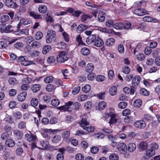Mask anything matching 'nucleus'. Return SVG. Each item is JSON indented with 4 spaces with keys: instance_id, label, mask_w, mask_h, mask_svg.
<instances>
[{
    "instance_id": "4be33fe9",
    "label": "nucleus",
    "mask_w": 160,
    "mask_h": 160,
    "mask_svg": "<svg viewBox=\"0 0 160 160\" xmlns=\"http://www.w3.org/2000/svg\"><path fill=\"white\" fill-rule=\"evenodd\" d=\"M105 13L102 11H100L98 14V20L100 22H103L105 19Z\"/></svg>"
},
{
    "instance_id": "338daca9",
    "label": "nucleus",
    "mask_w": 160,
    "mask_h": 160,
    "mask_svg": "<svg viewBox=\"0 0 160 160\" xmlns=\"http://www.w3.org/2000/svg\"><path fill=\"white\" fill-rule=\"evenodd\" d=\"M5 119L6 122L9 123H12L13 122V119L12 117L8 115L6 116Z\"/></svg>"
},
{
    "instance_id": "cd10ccee",
    "label": "nucleus",
    "mask_w": 160,
    "mask_h": 160,
    "mask_svg": "<svg viewBox=\"0 0 160 160\" xmlns=\"http://www.w3.org/2000/svg\"><path fill=\"white\" fill-rule=\"evenodd\" d=\"M15 142L12 140L8 139L5 142L6 145L9 147H12L15 145Z\"/></svg>"
},
{
    "instance_id": "2eb2a0df",
    "label": "nucleus",
    "mask_w": 160,
    "mask_h": 160,
    "mask_svg": "<svg viewBox=\"0 0 160 160\" xmlns=\"http://www.w3.org/2000/svg\"><path fill=\"white\" fill-rule=\"evenodd\" d=\"M27 96V93L23 92L19 94L17 96V99L20 102H23Z\"/></svg>"
},
{
    "instance_id": "6e6552de",
    "label": "nucleus",
    "mask_w": 160,
    "mask_h": 160,
    "mask_svg": "<svg viewBox=\"0 0 160 160\" xmlns=\"http://www.w3.org/2000/svg\"><path fill=\"white\" fill-rule=\"evenodd\" d=\"M97 37L95 34H92L89 36L87 38L86 42L88 44H90L94 42Z\"/></svg>"
},
{
    "instance_id": "6ab92c4d",
    "label": "nucleus",
    "mask_w": 160,
    "mask_h": 160,
    "mask_svg": "<svg viewBox=\"0 0 160 160\" xmlns=\"http://www.w3.org/2000/svg\"><path fill=\"white\" fill-rule=\"evenodd\" d=\"M41 88V86L39 84H34L31 86V89L33 92L34 93L37 92L39 91Z\"/></svg>"
},
{
    "instance_id": "a211bd4d",
    "label": "nucleus",
    "mask_w": 160,
    "mask_h": 160,
    "mask_svg": "<svg viewBox=\"0 0 160 160\" xmlns=\"http://www.w3.org/2000/svg\"><path fill=\"white\" fill-rule=\"evenodd\" d=\"M30 15L35 19H42V15L37 14L34 11H31L29 12Z\"/></svg>"
},
{
    "instance_id": "b1692460",
    "label": "nucleus",
    "mask_w": 160,
    "mask_h": 160,
    "mask_svg": "<svg viewBox=\"0 0 160 160\" xmlns=\"http://www.w3.org/2000/svg\"><path fill=\"white\" fill-rule=\"evenodd\" d=\"M94 66L92 63H89L88 64L86 67V71L88 73L91 72L93 70Z\"/></svg>"
},
{
    "instance_id": "37998d69",
    "label": "nucleus",
    "mask_w": 160,
    "mask_h": 160,
    "mask_svg": "<svg viewBox=\"0 0 160 160\" xmlns=\"http://www.w3.org/2000/svg\"><path fill=\"white\" fill-rule=\"evenodd\" d=\"M8 82L11 85L13 86L17 83V80L15 78H11L9 79Z\"/></svg>"
},
{
    "instance_id": "72a5a7b5",
    "label": "nucleus",
    "mask_w": 160,
    "mask_h": 160,
    "mask_svg": "<svg viewBox=\"0 0 160 160\" xmlns=\"http://www.w3.org/2000/svg\"><path fill=\"white\" fill-rule=\"evenodd\" d=\"M117 92V88L115 86H113L109 89V93L112 96L115 95Z\"/></svg>"
},
{
    "instance_id": "f704fd0d",
    "label": "nucleus",
    "mask_w": 160,
    "mask_h": 160,
    "mask_svg": "<svg viewBox=\"0 0 160 160\" xmlns=\"http://www.w3.org/2000/svg\"><path fill=\"white\" fill-rule=\"evenodd\" d=\"M87 98V96L84 94H82L78 96L77 99L79 102H82L86 100Z\"/></svg>"
},
{
    "instance_id": "c756f323",
    "label": "nucleus",
    "mask_w": 160,
    "mask_h": 160,
    "mask_svg": "<svg viewBox=\"0 0 160 160\" xmlns=\"http://www.w3.org/2000/svg\"><path fill=\"white\" fill-rule=\"evenodd\" d=\"M148 144L147 143L144 141L141 142L139 144V148L143 150H144L147 149Z\"/></svg>"
},
{
    "instance_id": "473e14b6",
    "label": "nucleus",
    "mask_w": 160,
    "mask_h": 160,
    "mask_svg": "<svg viewBox=\"0 0 160 160\" xmlns=\"http://www.w3.org/2000/svg\"><path fill=\"white\" fill-rule=\"evenodd\" d=\"M142 103V101L141 99H137L134 101L133 105L135 107L138 108L141 107Z\"/></svg>"
},
{
    "instance_id": "0e129e2a",
    "label": "nucleus",
    "mask_w": 160,
    "mask_h": 160,
    "mask_svg": "<svg viewBox=\"0 0 160 160\" xmlns=\"http://www.w3.org/2000/svg\"><path fill=\"white\" fill-rule=\"evenodd\" d=\"M105 96V92H100L99 93L97 94V96L100 99H104Z\"/></svg>"
},
{
    "instance_id": "13d9d810",
    "label": "nucleus",
    "mask_w": 160,
    "mask_h": 160,
    "mask_svg": "<svg viewBox=\"0 0 160 160\" xmlns=\"http://www.w3.org/2000/svg\"><path fill=\"white\" fill-rule=\"evenodd\" d=\"M127 105V103L125 102H120L118 104V107L121 109L125 108Z\"/></svg>"
},
{
    "instance_id": "393cba45",
    "label": "nucleus",
    "mask_w": 160,
    "mask_h": 160,
    "mask_svg": "<svg viewBox=\"0 0 160 160\" xmlns=\"http://www.w3.org/2000/svg\"><path fill=\"white\" fill-rule=\"evenodd\" d=\"M14 27L11 25H9L7 26H5L3 31L2 33H8L11 32H12L14 31Z\"/></svg>"
},
{
    "instance_id": "09e8293b",
    "label": "nucleus",
    "mask_w": 160,
    "mask_h": 160,
    "mask_svg": "<svg viewBox=\"0 0 160 160\" xmlns=\"http://www.w3.org/2000/svg\"><path fill=\"white\" fill-rule=\"evenodd\" d=\"M53 80V78L52 76H48L45 78L44 79V81L46 83L51 82Z\"/></svg>"
},
{
    "instance_id": "423d86ee",
    "label": "nucleus",
    "mask_w": 160,
    "mask_h": 160,
    "mask_svg": "<svg viewBox=\"0 0 160 160\" xmlns=\"http://www.w3.org/2000/svg\"><path fill=\"white\" fill-rule=\"evenodd\" d=\"M5 5L9 8H16L18 7L16 3L12 0H5Z\"/></svg>"
},
{
    "instance_id": "ea45409f",
    "label": "nucleus",
    "mask_w": 160,
    "mask_h": 160,
    "mask_svg": "<svg viewBox=\"0 0 160 160\" xmlns=\"http://www.w3.org/2000/svg\"><path fill=\"white\" fill-rule=\"evenodd\" d=\"M146 154L147 156L149 157H151L154 155L155 152L153 150L150 149L147 151Z\"/></svg>"
},
{
    "instance_id": "f8f14e48",
    "label": "nucleus",
    "mask_w": 160,
    "mask_h": 160,
    "mask_svg": "<svg viewBox=\"0 0 160 160\" xmlns=\"http://www.w3.org/2000/svg\"><path fill=\"white\" fill-rule=\"evenodd\" d=\"M35 79H33V78H32V75H29L28 76V77L26 78H23L22 81L23 84H26L28 85L32 81H34Z\"/></svg>"
},
{
    "instance_id": "412c9836",
    "label": "nucleus",
    "mask_w": 160,
    "mask_h": 160,
    "mask_svg": "<svg viewBox=\"0 0 160 160\" xmlns=\"http://www.w3.org/2000/svg\"><path fill=\"white\" fill-rule=\"evenodd\" d=\"M14 135L16 139H20L22 137V133L18 130H15L14 131Z\"/></svg>"
},
{
    "instance_id": "c9c22d12",
    "label": "nucleus",
    "mask_w": 160,
    "mask_h": 160,
    "mask_svg": "<svg viewBox=\"0 0 160 160\" xmlns=\"http://www.w3.org/2000/svg\"><path fill=\"white\" fill-rule=\"evenodd\" d=\"M130 68L129 67L126 65L124 66L122 69V72L125 74L129 73L130 72Z\"/></svg>"
},
{
    "instance_id": "20e7f679",
    "label": "nucleus",
    "mask_w": 160,
    "mask_h": 160,
    "mask_svg": "<svg viewBox=\"0 0 160 160\" xmlns=\"http://www.w3.org/2000/svg\"><path fill=\"white\" fill-rule=\"evenodd\" d=\"M117 148L118 151L122 154L125 153L127 150L126 145L123 142L119 143L117 145Z\"/></svg>"
},
{
    "instance_id": "58836bf2",
    "label": "nucleus",
    "mask_w": 160,
    "mask_h": 160,
    "mask_svg": "<svg viewBox=\"0 0 160 160\" xmlns=\"http://www.w3.org/2000/svg\"><path fill=\"white\" fill-rule=\"evenodd\" d=\"M101 131L103 132L106 136L109 134L112 133L113 132V131L111 128H104L102 129Z\"/></svg>"
},
{
    "instance_id": "f03ea898",
    "label": "nucleus",
    "mask_w": 160,
    "mask_h": 160,
    "mask_svg": "<svg viewBox=\"0 0 160 160\" xmlns=\"http://www.w3.org/2000/svg\"><path fill=\"white\" fill-rule=\"evenodd\" d=\"M39 61L42 65L45 67L50 64L54 65L58 63H61L64 62V61Z\"/></svg>"
},
{
    "instance_id": "aec40b11",
    "label": "nucleus",
    "mask_w": 160,
    "mask_h": 160,
    "mask_svg": "<svg viewBox=\"0 0 160 160\" xmlns=\"http://www.w3.org/2000/svg\"><path fill=\"white\" fill-rule=\"evenodd\" d=\"M47 35L49 37L52 38V39L55 40L56 33V32L53 30H49L48 31Z\"/></svg>"
},
{
    "instance_id": "ddd939ff",
    "label": "nucleus",
    "mask_w": 160,
    "mask_h": 160,
    "mask_svg": "<svg viewBox=\"0 0 160 160\" xmlns=\"http://www.w3.org/2000/svg\"><path fill=\"white\" fill-rule=\"evenodd\" d=\"M25 138L29 142H32L35 141L36 139V136L32 134L27 133L25 135Z\"/></svg>"
},
{
    "instance_id": "2f4dec72",
    "label": "nucleus",
    "mask_w": 160,
    "mask_h": 160,
    "mask_svg": "<svg viewBox=\"0 0 160 160\" xmlns=\"http://www.w3.org/2000/svg\"><path fill=\"white\" fill-rule=\"evenodd\" d=\"M81 53L83 55L86 56L90 53V50L88 48L84 47L81 50Z\"/></svg>"
},
{
    "instance_id": "1a4fd4ad",
    "label": "nucleus",
    "mask_w": 160,
    "mask_h": 160,
    "mask_svg": "<svg viewBox=\"0 0 160 160\" xmlns=\"http://www.w3.org/2000/svg\"><path fill=\"white\" fill-rule=\"evenodd\" d=\"M135 88L134 87L131 86L130 88L126 87L123 88V91L126 94L130 93V94H133L134 93Z\"/></svg>"
},
{
    "instance_id": "69168bd1",
    "label": "nucleus",
    "mask_w": 160,
    "mask_h": 160,
    "mask_svg": "<svg viewBox=\"0 0 160 160\" xmlns=\"http://www.w3.org/2000/svg\"><path fill=\"white\" fill-rule=\"evenodd\" d=\"M47 16L46 17V20L47 22H50L51 23L53 22L54 19H53V18L51 16L48 15V14L47 13Z\"/></svg>"
},
{
    "instance_id": "0eeeda50",
    "label": "nucleus",
    "mask_w": 160,
    "mask_h": 160,
    "mask_svg": "<svg viewBox=\"0 0 160 160\" xmlns=\"http://www.w3.org/2000/svg\"><path fill=\"white\" fill-rule=\"evenodd\" d=\"M134 13L135 14L139 16H142L148 13V12L143 9L138 8L134 10Z\"/></svg>"
},
{
    "instance_id": "f3484780",
    "label": "nucleus",
    "mask_w": 160,
    "mask_h": 160,
    "mask_svg": "<svg viewBox=\"0 0 160 160\" xmlns=\"http://www.w3.org/2000/svg\"><path fill=\"white\" fill-rule=\"evenodd\" d=\"M57 59L60 60H68V58L67 56L66 53L64 52H60L57 56Z\"/></svg>"
},
{
    "instance_id": "bb28decb",
    "label": "nucleus",
    "mask_w": 160,
    "mask_h": 160,
    "mask_svg": "<svg viewBox=\"0 0 160 160\" xmlns=\"http://www.w3.org/2000/svg\"><path fill=\"white\" fill-rule=\"evenodd\" d=\"M61 139V138L60 135H56L53 137L52 141L54 143H58L60 142Z\"/></svg>"
},
{
    "instance_id": "052dcab7",
    "label": "nucleus",
    "mask_w": 160,
    "mask_h": 160,
    "mask_svg": "<svg viewBox=\"0 0 160 160\" xmlns=\"http://www.w3.org/2000/svg\"><path fill=\"white\" fill-rule=\"evenodd\" d=\"M114 24L112 20H108L106 22V26L108 28H111L112 26L113 27Z\"/></svg>"
},
{
    "instance_id": "774afa93",
    "label": "nucleus",
    "mask_w": 160,
    "mask_h": 160,
    "mask_svg": "<svg viewBox=\"0 0 160 160\" xmlns=\"http://www.w3.org/2000/svg\"><path fill=\"white\" fill-rule=\"evenodd\" d=\"M75 157L77 160H83L84 159L83 156L81 153L77 154Z\"/></svg>"
},
{
    "instance_id": "4c0bfd02",
    "label": "nucleus",
    "mask_w": 160,
    "mask_h": 160,
    "mask_svg": "<svg viewBox=\"0 0 160 160\" xmlns=\"http://www.w3.org/2000/svg\"><path fill=\"white\" fill-rule=\"evenodd\" d=\"M9 19V17L8 15H4L1 17L0 20L2 22L5 23L8 22Z\"/></svg>"
},
{
    "instance_id": "7c9ffc66",
    "label": "nucleus",
    "mask_w": 160,
    "mask_h": 160,
    "mask_svg": "<svg viewBox=\"0 0 160 160\" xmlns=\"http://www.w3.org/2000/svg\"><path fill=\"white\" fill-rule=\"evenodd\" d=\"M124 27V24L122 22H117L114 24L113 28L117 29H121Z\"/></svg>"
},
{
    "instance_id": "e433bc0d",
    "label": "nucleus",
    "mask_w": 160,
    "mask_h": 160,
    "mask_svg": "<svg viewBox=\"0 0 160 160\" xmlns=\"http://www.w3.org/2000/svg\"><path fill=\"white\" fill-rule=\"evenodd\" d=\"M31 103L32 106L34 107H36L38 104V99L35 98H32L31 101Z\"/></svg>"
},
{
    "instance_id": "39448f33",
    "label": "nucleus",
    "mask_w": 160,
    "mask_h": 160,
    "mask_svg": "<svg viewBox=\"0 0 160 160\" xmlns=\"http://www.w3.org/2000/svg\"><path fill=\"white\" fill-rule=\"evenodd\" d=\"M134 126L137 128H144L146 126V124L143 120H138L134 124Z\"/></svg>"
},
{
    "instance_id": "6e6d98bb",
    "label": "nucleus",
    "mask_w": 160,
    "mask_h": 160,
    "mask_svg": "<svg viewBox=\"0 0 160 160\" xmlns=\"http://www.w3.org/2000/svg\"><path fill=\"white\" fill-rule=\"evenodd\" d=\"M43 36L42 33L41 32H37L35 36V38L37 40L40 39Z\"/></svg>"
},
{
    "instance_id": "dca6fc26",
    "label": "nucleus",
    "mask_w": 160,
    "mask_h": 160,
    "mask_svg": "<svg viewBox=\"0 0 160 160\" xmlns=\"http://www.w3.org/2000/svg\"><path fill=\"white\" fill-rule=\"evenodd\" d=\"M88 28L87 25L81 24L79 25L77 27V31L78 33H80L87 29Z\"/></svg>"
},
{
    "instance_id": "c03bdc74",
    "label": "nucleus",
    "mask_w": 160,
    "mask_h": 160,
    "mask_svg": "<svg viewBox=\"0 0 160 160\" xmlns=\"http://www.w3.org/2000/svg\"><path fill=\"white\" fill-rule=\"evenodd\" d=\"M40 144L42 147L44 148H48L49 146V142L46 140L41 141L40 142Z\"/></svg>"
},
{
    "instance_id": "680f3d73",
    "label": "nucleus",
    "mask_w": 160,
    "mask_h": 160,
    "mask_svg": "<svg viewBox=\"0 0 160 160\" xmlns=\"http://www.w3.org/2000/svg\"><path fill=\"white\" fill-rule=\"evenodd\" d=\"M9 136V134L7 132H5L2 133L1 135V138L4 140L7 139Z\"/></svg>"
},
{
    "instance_id": "4d7b16f0",
    "label": "nucleus",
    "mask_w": 160,
    "mask_h": 160,
    "mask_svg": "<svg viewBox=\"0 0 160 160\" xmlns=\"http://www.w3.org/2000/svg\"><path fill=\"white\" fill-rule=\"evenodd\" d=\"M80 87L79 86H77L75 87L72 91V93L74 95H75L78 93L80 90Z\"/></svg>"
},
{
    "instance_id": "9d476101",
    "label": "nucleus",
    "mask_w": 160,
    "mask_h": 160,
    "mask_svg": "<svg viewBox=\"0 0 160 160\" xmlns=\"http://www.w3.org/2000/svg\"><path fill=\"white\" fill-rule=\"evenodd\" d=\"M141 79L139 76H136L132 81V86L133 87L137 86L139 84Z\"/></svg>"
},
{
    "instance_id": "bf43d9fd",
    "label": "nucleus",
    "mask_w": 160,
    "mask_h": 160,
    "mask_svg": "<svg viewBox=\"0 0 160 160\" xmlns=\"http://www.w3.org/2000/svg\"><path fill=\"white\" fill-rule=\"evenodd\" d=\"M7 46V43L6 41H0V49H3L5 48Z\"/></svg>"
},
{
    "instance_id": "49530a36",
    "label": "nucleus",
    "mask_w": 160,
    "mask_h": 160,
    "mask_svg": "<svg viewBox=\"0 0 160 160\" xmlns=\"http://www.w3.org/2000/svg\"><path fill=\"white\" fill-rule=\"evenodd\" d=\"M91 89V87L89 84L86 85L82 88V91L85 93L88 92Z\"/></svg>"
},
{
    "instance_id": "c85d7f7f",
    "label": "nucleus",
    "mask_w": 160,
    "mask_h": 160,
    "mask_svg": "<svg viewBox=\"0 0 160 160\" xmlns=\"http://www.w3.org/2000/svg\"><path fill=\"white\" fill-rule=\"evenodd\" d=\"M136 148V146L135 143H131L128 145V150L130 152H132L135 150Z\"/></svg>"
},
{
    "instance_id": "603ef678",
    "label": "nucleus",
    "mask_w": 160,
    "mask_h": 160,
    "mask_svg": "<svg viewBox=\"0 0 160 160\" xmlns=\"http://www.w3.org/2000/svg\"><path fill=\"white\" fill-rule=\"evenodd\" d=\"M21 64L25 66L29 65L33 63L30 61H20Z\"/></svg>"
},
{
    "instance_id": "a18cd8bd",
    "label": "nucleus",
    "mask_w": 160,
    "mask_h": 160,
    "mask_svg": "<svg viewBox=\"0 0 160 160\" xmlns=\"http://www.w3.org/2000/svg\"><path fill=\"white\" fill-rule=\"evenodd\" d=\"M13 116L16 119H19L22 116V113L19 111H16L13 113Z\"/></svg>"
},
{
    "instance_id": "8fccbe9b",
    "label": "nucleus",
    "mask_w": 160,
    "mask_h": 160,
    "mask_svg": "<svg viewBox=\"0 0 160 160\" xmlns=\"http://www.w3.org/2000/svg\"><path fill=\"white\" fill-rule=\"evenodd\" d=\"M139 92L141 94L145 96H148L149 94V92L144 88L141 89L139 91Z\"/></svg>"
},
{
    "instance_id": "de8ad7c7",
    "label": "nucleus",
    "mask_w": 160,
    "mask_h": 160,
    "mask_svg": "<svg viewBox=\"0 0 160 160\" xmlns=\"http://www.w3.org/2000/svg\"><path fill=\"white\" fill-rule=\"evenodd\" d=\"M109 159L110 160H118L119 157L118 155L115 153H113L109 156Z\"/></svg>"
},
{
    "instance_id": "a878e982",
    "label": "nucleus",
    "mask_w": 160,
    "mask_h": 160,
    "mask_svg": "<svg viewBox=\"0 0 160 160\" xmlns=\"http://www.w3.org/2000/svg\"><path fill=\"white\" fill-rule=\"evenodd\" d=\"M107 106V104L104 101H102L100 102L97 107V108L99 110H102L104 109Z\"/></svg>"
},
{
    "instance_id": "9b49d317",
    "label": "nucleus",
    "mask_w": 160,
    "mask_h": 160,
    "mask_svg": "<svg viewBox=\"0 0 160 160\" xmlns=\"http://www.w3.org/2000/svg\"><path fill=\"white\" fill-rule=\"evenodd\" d=\"M104 44L102 40L99 37H97L93 42V44L97 47H101Z\"/></svg>"
},
{
    "instance_id": "79ce46f5",
    "label": "nucleus",
    "mask_w": 160,
    "mask_h": 160,
    "mask_svg": "<svg viewBox=\"0 0 160 160\" xmlns=\"http://www.w3.org/2000/svg\"><path fill=\"white\" fill-rule=\"evenodd\" d=\"M70 131L68 130L63 132L62 134V137L64 139L67 138L70 135Z\"/></svg>"
},
{
    "instance_id": "f257e3e1",
    "label": "nucleus",
    "mask_w": 160,
    "mask_h": 160,
    "mask_svg": "<svg viewBox=\"0 0 160 160\" xmlns=\"http://www.w3.org/2000/svg\"><path fill=\"white\" fill-rule=\"evenodd\" d=\"M80 126L83 129H86V127L89 125V120L88 119V116L86 115L82 116L81 121L78 122Z\"/></svg>"
},
{
    "instance_id": "4468645a",
    "label": "nucleus",
    "mask_w": 160,
    "mask_h": 160,
    "mask_svg": "<svg viewBox=\"0 0 160 160\" xmlns=\"http://www.w3.org/2000/svg\"><path fill=\"white\" fill-rule=\"evenodd\" d=\"M110 119L108 122L110 124H114L117 122L118 119L115 114H110Z\"/></svg>"
},
{
    "instance_id": "5701e85b",
    "label": "nucleus",
    "mask_w": 160,
    "mask_h": 160,
    "mask_svg": "<svg viewBox=\"0 0 160 160\" xmlns=\"http://www.w3.org/2000/svg\"><path fill=\"white\" fill-rule=\"evenodd\" d=\"M115 39L114 38H111L107 39L105 42L106 45L108 47L112 46L115 42Z\"/></svg>"
},
{
    "instance_id": "5fc2aeb1",
    "label": "nucleus",
    "mask_w": 160,
    "mask_h": 160,
    "mask_svg": "<svg viewBox=\"0 0 160 160\" xmlns=\"http://www.w3.org/2000/svg\"><path fill=\"white\" fill-rule=\"evenodd\" d=\"M90 16L87 14H85L81 16V20L82 22H85L88 19L91 18Z\"/></svg>"
},
{
    "instance_id": "3c124183",
    "label": "nucleus",
    "mask_w": 160,
    "mask_h": 160,
    "mask_svg": "<svg viewBox=\"0 0 160 160\" xmlns=\"http://www.w3.org/2000/svg\"><path fill=\"white\" fill-rule=\"evenodd\" d=\"M51 47L50 45H48L45 46L42 49V52L44 54H46L50 50Z\"/></svg>"
},
{
    "instance_id": "e2e57ef3",
    "label": "nucleus",
    "mask_w": 160,
    "mask_h": 160,
    "mask_svg": "<svg viewBox=\"0 0 160 160\" xmlns=\"http://www.w3.org/2000/svg\"><path fill=\"white\" fill-rule=\"evenodd\" d=\"M55 87L54 86L51 84L48 85L46 87V90L48 92H51L54 89Z\"/></svg>"
},
{
    "instance_id": "864d4df0",
    "label": "nucleus",
    "mask_w": 160,
    "mask_h": 160,
    "mask_svg": "<svg viewBox=\"0 0 160 160\" xmlns=\"http://www.w3.org/2000/svg\"><path fill=\"white\" fill-rule=\"evenodd\" d=\"M51 104L53 106L56 107L60 104L59 100L57 99H52L51 102Z\"/></svg>"
},
{
    "instance_id": "7ed1b4c3",
    "label": "nucleus",
    "mask_w": 160,
    "mask_h": 160,
    "mask_svg": "<svg viewBox=\"0 0 160 160\" xmlns=\"http://www.w3.org/2000/svg\"><path fill=\"white\" fill-rule=\"evenodd\" d=\"M73 104V102L69 101L66 103L64 106H61L58 107V108L60 110H63L64 111H68L71 112L72 110L70 106H71Z\"/></svg>"
},
{
    "instance_id": "a19ab883",
    "label": "nucleus",
    "mask_w": 160,
    "mask_h": 160,
    "mask_svg": "<svg viewBox=\"0 0 160 160\" xmlns=\"http://www.w3.org/2000/svg\"><path fill=\"white\" fill-rule=\"evenodd\" d=\"M38 10L40 13H44L47 11V8L44 5L41 6L38 8Z\"/></svg>"
}]
</instances>
